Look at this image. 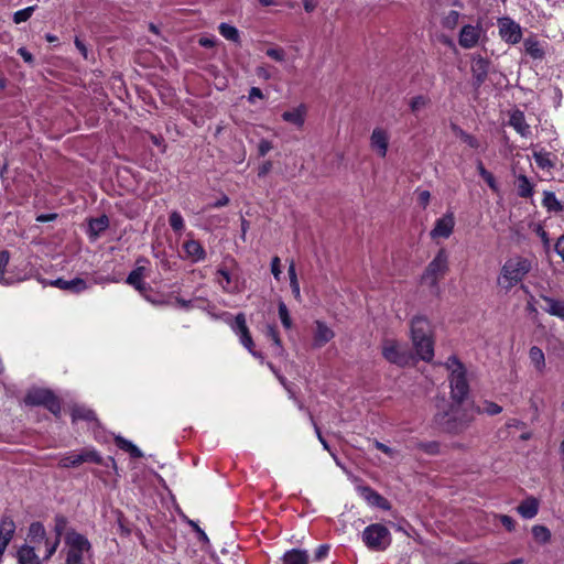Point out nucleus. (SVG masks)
<instances>
[{"mask_svg": "<svg viewBox=\"0 0 564 564\" xmlns=\"http://www.w3.org/2000/svg\"><path fill=\"white\" fill-rule=\"evenodd\" d=\"M535 232L540 237V239L542 240L544 248L549 249L550 248V238H549L547 232L540 225L536 226Z\"/></svg>", "mask_w": 564, "mask_h": 564, "instance_id": "nucleus-58", "label": "nucleus"}, {"mask_svg": "<svg viewBox=\"0 0 564 564\" xmlns=\"http://www.w3.org/2000/svg\"><path fill=\"white\" fill-rule=\"evenodd\" d=\"M35 8H36L35 6H31V7H28V8H24L22 10L14 12V14H13L14 23L19 24V23L28 21L31 18L32 13L34 12Z\"/></svg>", "mask_w": 564, "mask_h": 564, "instance_id": "nucleus-46", "label": "nucleus"}, {"mask_svg": "<svg viewBox=\"0 0 564 564\" xmlns=\"http://www.w3.org/2000/svg\"><path fill=\"white\" fill-rule=\"evenodd\" d=\"M543 301L546 304L544 308L550 315L564 319V301L555 300L549 296H544Z\"/></svg>", "mask_w": 564, "mask_h": 564, "instance_id": "nucleus-30", "label": "nucleus"}, {"mask_svg": "<svg viewBox=\"0 0 564 564\" xmlns=\"http://www.w3.org/2000/svg\"><path fill=\"white\" fill-rule=\"evenodd\" d=\"M10 254L8 251H0V283L9 284L10 282L4 279V270L9 263Z\"/></svg>", "mask_w": 564, "mask_h": 564, "instance_id": "nucleus-48", "label": "nucleus"}, {"mask_svg": "<svg viewBox=\"0 0 564 564\" xmlns=\"http://www.w3.org/2000/svg\"><path fill=\"white\" fill-rule=\"evenodd\" d=\"M65 525H66V519L63 516H57L55 518V531H56V536H58L59 539L65 529Z\"/></svg>", "mask_w": 564, "mask_h": 564, "instance_id": "nucleus-60", "label": "nucleus"}, {"mask_svg": "<svg viewBox=\"0 0 564 564\" xmlns=\"http://www.w3.org/2000/svg\"><path fill=\"white\" fill-rule=\"evenodd\" d=\"M279 317L281 319V323L285 329H290L292 327V318L290 316L289 310L284 302L279 303Z\"/></svg>", "mask_w": 564, "mask_h": 564, "instance_id": "nucleus-45", "label": "nucleus"}, {"mask_svg": "<svg viewBox=\"0 0 564 564\" xmlns=\"http://www.w3.org/2000/svg\"><path fill=\"white\" fill-rule=\"evenodd\" d=\"M28 405H43L54 415L61 413L59 400L53 394L52 391L46 389H34L28 392L24 398Z\"/></svg>", "mask_w": 564, "mask_h": 564, "instance_id": "nucleus-8", "label": "nucleus"}, {"mask_svg": "<svg viewBox=\"0 0 564 564\" xmlns=\"http://www.w3.org/2000/svg\"><path fill=\"white\" fill-rule=\"evenodd\" d=\"M481 412L488 415H497L502 412V406L492 401H485L482 409H480V413Z\"/></svg>", "mask_w": 564, "mask_h": 564, "instance_id": "nucleus-49", "label": "nucleus"}, {"mask_svg": "<svg viewBox=\"0 0 564 564\" xmlns=\"http://www.w3.org/2000/svg\"><path fill=\"white\" fill-rule=\"evenodd\" d=\"M115 443L120 449L128 452L133 458H141L143 456L142 452L132 442L122 436H116Z\"/></svg>", "mask_w": 564, "mask_h": 564, "instance_id": "nucleus-32", "label": "nucleus"}, {"mask_svg": "<svg viewBox=\"0 0 564 564\" xmlns=\"http://www.w3.org/2000/svg\"><path fill=\"white\" fill-rule=\"evenodd\" d=\"M51 284L61 290L68 291L75 294L82 293L88 288L86 281L82 278H75L72 280L56 279Z\"/></svg>", "mask_w": 564, "mask_h": 564, "instance_id": "nucleus-21", "label": "nucleus"}, {"mask_svg": "<svg viewBox=\"0 0 564 564\" xmlns=\"http://www.w3.org/2000/svg\"><path fill=\"white\" fill-rule=\"evenodd\" d=\"M109 227V218L106 215H101L98 218H93L88 224V235L93 239H97L101 232Z\"/></svg>", "mask_w": 564, "mask_h": 564, "instance_id": "nucleus-26", "label": "nucleus"}, {"mask_svg": "<svg viewBox=\"0 0 564 564\" xmlns=\"http://www.w3.org/2000/svg\"><path fill=\"white\" fill-rule=\"evenodd\" d=\"M524 48L527 54L534 59H542L544 57V50L535 39H525Z\"/></svg>", "mask_w": 564, "mask_h": 564, "instance_id": "nucleus-33", "label": "nucleus"}, {"mask_svg": "<svg viewBox=\"0 0 564 564\" xmlns=\"http://www.w3.org/2000/svg\"><path fill=\"white\" fill-rule=\"evenodd\" d=\"M460 19V13L456 10H449L441 19V24L444 29L453 31L457 28Z\"/></svg>", "mask_w": 564, "mask_h": 564, "instance_id": "nucleus-36", "label": "nucleus"}, {"mask_svg": "<svg viewBox=\"0 0 564 564\" xmlns=\"http://www.w3.org/2000/svg\"><path fill=\"white\" fill-rule=\"evenodd\" d=\"M308 553L305 550L292 549L284 553L283 564H308Z\"/></svg>", "mask_w": 564, "mask_h": 564, "instance_id": "nucleus-27", "label": "nucleus"}, {"mask_svg": "<svg viewBox=\"0 0 564 564\" xmlns=\"http://www.w3.org/2000/svg\"><path fill=\"white\" fill-rule=\"evenodd\" d=\"M217 274L220 275L224 280V281H219V284L221 285L224 291L229 292V293L237 291V288L235 285H232L231 275L226 269L219 268L217 270Z\"/></svg>", "mask_w": 564, "mask_h": 564, "instance_id": "nucleus-41", "label": "nucleus"}, {"mask_svg": "<svg viewBox=\"0 0 564 564\" xmlns=\"http://www.w3.org/2000/svg\"><path fill=\"white\" fill-rule=\"evenodd\" d=\"M532 263L523 257L510 258L501 268L498 283L506 290H510L520 283L524 276L531 271Z\"/></svg>", "mask_w": 564, "mask_h": 564, "instance_id": "nucleus-3", "label": "nucleus"}, {"mask_svg": "<svg viewBox=\"0 0 564 564\" xmlns=\"http://www.w3.org/2000/svg\"><path fill=\"white\" fill-rule=\"evenodd\" d=\"M389 133L383 128L377 127L370 135V148L380 158H386L389 147Z\"/></svg>", "mask_w": 564, "mask_h": 564, "instance_id": "nucleus-16", "label": "nucleus"}, {"mask_svg": "<svg viewBox=\"0 0 564 564\" xmlns=\"http://www.w3.org/2000/svg\"><path fill=\"white\" fill-rule=\"evenodd\" d=\"M529 358L539 372H543L545 369V357L541 348L532 346L529 350Z\"/></svg>", "mask_w": 564, "mask_h": 564, "instance_id": "nucleus-31", "label": "nucleus"}, {"mask_svg": "<svg viewBox=\"0 0 564 564\" xmlns=\"http://www.w3.org/2000/svg\"><path fill=\"white\" fill-rule=\"evenodd\" d=\"M534 539L541 543H547L551 540V532L544 525H534L532 528Z\"/></svg>", "mask_w": 564, "mask_h": 564, "instance_id": "nucleus-42", "label": "nucleus"}, {"mask_svg": "<svg viewBox=\"0 0 564 564\" xmlns=\"http://www.w3.org/2000/svg\"><path fill=\"white\" fill-rule=\"evenodd\" d=\"M499 36L509 44H518L522 39V28L511 18L502 17L497 21Z\"/></svg>", "mask_w": 564, "mask_h": 564, "instance_id": "nucleus-12", "label": "nucleus"}, {"mask_svg": "<svg viewBox=\"0 0 564 564\" xmlns=\"http://www.w3.org/2000/svg\"><path fill=\"white\" fill-rule=\"evenodd\" d=\"M183 249L185 251L186 258L192 262H199L205 260L206 251L199 241L194 239H188L183 243Z\"/></svg>", "mask_w": 564, "mask_h": 564, "instance_id": "nucleus-22", "label": "nucleus"}, {"mask_svg": "<svg viewBox=\"0 0 564 564\" xmlns=\"http://www.w3.org/2000/svg\"><path fill=\"white\" fill-rule=\"evenodd\" d=\"M555 251L564 261V236H561L555 243Z\"/></svg>", "mask_w": 564, "mask_h": 564, "instance_id": "nucleus-64", "label": "nucleus"}, {"mask_svg": "<svg viewBox=\"0 0 564 564\" xmlns=\"http://www.w3.org/2000/svg\"><path fill=\"white\" fill-rule=\"evenodd\" d=\"M509 126L523 138H528L531 134V128L525 121L524 113L520 110H516L510 115Z\"/></svg>", "mask_w": 564, "mask_h": 564, "instance_id": "nucleus-23", "label": "nucleus"}, {"mask_svg": "<svg viewBox=\"0 0 564 564\" xmlns=\"http://www.w3.org/2000/svg\"><path fill=\"white\" fill-rule=\"evenodd\" d=\"M381 351L387 361L399 367L409 365L412 359L409 349L395 339L386 338L382 341Z\"/></svg>", "mask_w": 564, "mask_h": 564, "instance_id": "nucleus-7", "label": "nucleus"}, {"mask_svg": "<svg viewBox=\"0 0 564 564\" xmlns=\"http://www.w3.org/2000/svg\"><path fill=\"white\" fill-rule=\"evenodd\" d=\"M144 267L138 265L134 270H132L127 276V283L132 285L139 292L147 291V283L143 281L144 278Z\"/></svg>", "mask_w": 564, "mask_h": 564, "instance_id": "nucleus-25", "label": "nucleus"}, {"mask_svg": "<svg viewBox=\"0 0 564 564\" xmlns=\"http://www.w3.org/2000/svg\"><path fill=\"white\" fill-rule=\"evenodd\" d=\"M264 95L258 87H251L248 95V101L254 104L257 99H263Z\"/></svg>", "mask_w": 564, "mask_h": 564, "instance_id": "nucleus-57", "label": "nucleus"}, {"mask_svg": "<svg viewBox=\"0 0 564 564\" xmlns=\"http://www.w3.org/2000/svg\"><path fill=\"white\" fill-rule=\"evenodd\" d=\"M455 217L453 213H446L444 216L435 221L434 228L430 235L433 239L443 238L447 239L454 230Z\"/></svg>", "mask_w": 564, "mask_h": 564, "instance_id": "nucleus-15", "label": "nucleus"}, {"mask_svg": "<svg viewBox=\"0 0 564 564\" xmlns=\"http://www.w3.org/2000/svg\"><path fill=\"white\" fill-rule=\"evenodd\" d=\"M272 149H273L272 143L267 139H262L258 145V153L260 156H264Z\"/></svg>", "mask_w": 564, "mask_h": 564, "instance_id": "nucleus-56", "label": "nucleus"}, {"mask_svg": "<svg viewBox=\"0 0 564 564\" xmlns=\"http://www.w3.org/2000/svg\"><path fill=\"white\" fill-rule=\"evenodd\" d=\"M444 367L448 371L451 398L453 402L463 403L469 393V383L465 366L456 356H451L444 362Z\"/></svg>", "mask_w": 564, "mask_h": 564, "instance_id": "nucleus-2", "label": "nucleus"}, {"mask_svg": "<svg viewBox=\"0 0 564 564\" xmlns=\"http://www.w3.org/2000/svg\"><path fill=\"white\" fill-rule=\"evenodd\" d=\"M59 538L56 536L54 542H50L48 540H45V546H46V553H45V556L44 558L45 560H48L53 556V554L56 552L58 545H59Z\"/></svg>", "mask_w": 564, "mask_h": 564, "instance_id": "nucleus-53", "label": "nucleus"}, {"mask_svg": "<svg viewBox=\"0 0 564 564\" xmlns=\"http://www.w3.org/2000/svg\"><path fill=\"white\" fill-rule=\"evenodd\" d=\"M72 419H73V422L78 421V420L95 421L96 414L93 410H90L86 406L77 405V406H74L72 410Z\"/></svg>", "mask_w": 564, "mask_h": 564, "instance_id": "nucleus-38", "label": "nucleus"}, {"mask_svg": "<svg viewBox=\"0 0 564 564\" xmlns=\"http://www.w3.org/2000/svg\"><path fill=\"white\" fill-rule=\"evenodd\" d=\"M308 417H310V421L312 423V425L314 426V430H315V433H316V436L318 438V441L321 442V444L323 445V447L326 449V451H330L329 449V445L327 443V441L323 437L322 433H321V430L318 427V425L316 424V422L314 421V417L312 415L311 412H308Z\"/></svg>", "mask_w": 564, "mask_h": 564, "instance_id": "nucleus-54", "label": "nucleus"}, {"mask_svg": "<svg viewBox=\"0 0 564 564\" xmlns=\"http://www.w3.org/2000/svg\"><path fill=\"white\" fill-rule=\"evenodd\" d=\"M375 447L379 451H381L382 453L387 454L388 456L390 457H393L395 451L389 446H387L386 444L379 442V441H375Z\"/></svg>", "mask_w": 564, "mask_h": 564, "instance_id": "nucleus-62", "label": "nucleus"}, {"mask_svg": "<svg viewBox=\"0 0 564 564\" xmlns=\"http://www.w3.org/2000/svg\"><path fill=\"white\" fill-rule=\"evenodd\" d=\"M15 532V523L12 518L3 516L0 521V556L7 550Z\"/></svg>", "mask_w": 564, "mask_h": 564, "instance_id": "nucleus-19", "label": "nucleus"}, {"mask_svg": "<svg viewBox=\"0 0 564 564\" xmlns=\"http://www.w3.org/2000/svg\"><path fill=\"white\" fill-rule=\"evenodd\" d=\"M410 334L411 339L421 337H432L433 327L431 321L425 315H414L410 321Z\"/></svg>", "mask_w": 564, "mask_h": 564, "instance_id": "nucleus-14", "label": "nucleus"}, {"mask_svg": "<svg viewBox=\"0 0 564 564\" xmlns=\"http://www.w3.org/2000/svg\"><path fill=\"white\" fill-rule=\"evenodd\" d=\"M66 564H84V555L90 551V542L80 533L69 532L66 536Z\"/></svg>", "mask_w": 564, "mask_h": 564, "instance_id": "nucleus-6", "label": "nucleus"}, {"mask_svg": "<svg viewBox=\"0 0 564 564\" xmlns=\"http://www.w3.org/2000/svg\"><path fill=\"white\" fill-rule=\"evenodd\" d=\"M499 519H500V522L501 524L508 530V531H513L514 530V520L510 517V516H507V514H501L499 516Z\"/></svg>", "mask_w": 564, "mask_h": 564, "instance_id": "nucleus-61", "label": "nucleus"}, {"mask_svg": "<svg viewBox=\"0 0 564 564\" xmlns=\"http://www.w3.org/2000/svg\"><path fill=\"white\" fill-rule=\"evenodd\" d=\"M478 413L480 408L473 404L463 406L462 403L453 402L448 411L434 415V423L444 433L462 435L471 426Z\"/></svg>", "mask_w": 564, "mask_h": 564, "instance_id": "nucleus-1", "label": "nucleus"}, {"mask_svg": "<svg viewBox=\"0 0 564 564\" xmlns=\"http://www.w3.org/2000/svg\"><path fill=\"white\" fill-rule=\"evenodd\" d=\"M267 55L276 61V62H283L285 59V52L283 48L280 47H271L267 50Z\"/></svg>", "mask_w": 564, "mask_h": 564, "instance_id": "nucleus-51", "label": "nucleus"}, {"mask_svg": "<svg viewBox=\"0 0 564 564\" xmlns=\"http://www.w3.org/2000/svg\"><path fill=\"white\" fill-rule=\"evenodd\" d=\"M265 336L272 340L274 346V354L278 356H282L284 354V348L282 346L281 338L276 328L272 325L267 326Z\"/></svg>", "mask_w": 564, "mask_h": 564, "instance_id": "nucleus-37", "label": "nucleus"}, {"mask_svg": "<svg viewBox=\"0 0 564 564\" xmlns=\"http://www.w3.org/2000/svg\"><path fill=\"white\" fill-rule=\"evenodd\" d=\"M46 535L45 528L41 522H33L29 528V536L33 540H44Z\"/></svg>", "mask_w": 564, "mask_h": 564, "instance_id": "nucleus-44", "label": "nucleus"}, {"mask_svg": "<svg viewBox=\"0 0 564 564\" xmlns=\"http://www.w3.org/2000/svg\"><path fill=\"white\" fill-rule=\"evenodd\" d=\"M518 513L524 519H532L538 514L539 501L534 497H529L517 507Z\"/></svg>", "mask_w": 564, "mask_h": 564, "instance_id": "nucleus-24", "label": "nucleus"}, {"mask_svg": "<svg viewBox=\"0 0 564 564\" xmlns=\"http://www.w3.org/2000/svg\"><path fill=\"white\" fill-rule=\"evenodd\" d=\"M517 193L522 198H529L533 194V185L525 175L517 177Z\"/></svg>", "mask_w": 564, "mask_h": 564, "instance_id": "nucleus-34", "label": "nucleus"}, {"mask_svg": "<svg viewBox=\"0 0 564 564\" xmlns=\"http://www.w3.org/2000/svg\"><path fill=\"white\" fill-rule=\"evenodd\" d=\"M361 491H362V496L370 505L377 506V507H380L383 509L387 508V500L382 496H380L378 492L372 490L371 488L364 487L361 489Z\"/></svg>", "mask_w": 564, "mask_h": 564, "instance_id": "nucleus-35", "label": "nucleus"}, {"mask_svg": "<svg viewBox=\"0 0 564 564\" xmlns=\"http://www.w3.org/2000/svg\"><path fill=\"white\" fill-rule=\"evenodd\" d=\"M544 206L550 210H562V205L552 192H545L543 198Z\"/></svg>", "mask_w": 564, "mask_h": 564, "instance_id": "nucleus-43", "label": "nucleus"}, {"mask_svg": "<svg viewBox=\"0 0 564 564\" xmlns=\"http://www.w3.org/2000/svg\"><path fill=\"white\" fill-rule=\"evenodd\" d=\"M18 560L20 564H41V560L35 553L34 547L23 545L18 551Z\"/></svg>", "mask_w": 564, "mask_h": 564, "instance_id": "nucleus-28", "label": "nucleus"}, {"mask_svg": "<svg viewBox=\"0 0 564 564\" xmlns=\"http://www.w3.org/2000/svg\"><path fill=\"white\" fill-rule=\"evenodd\" d=\"M448 271V253L442 248L427 264L421 275V284L430 288L433 292H438V282Z\"/></svg>", "mask_w": 564, "mask_h": 564, "instance_id": "nucleus-4", "label": "nucleus"}, {"mask_svg": "<svg viewBox=\"0 0 564 564\" xmlns=\"http://www.w3.org/2000/svg\"><path fill=\"white\" fill-rule=\"evenodd\" d=\"M429 100L426 97L424 96H416L414 98L411 99L410 101V108L413 112H419L420 110H422L426 105H427Z\"/></svg>", "mask_w": 564, "mask_h": 564, "instance_id": "nucleus-50", "label": "nucleus"}, {"mask_svg": "<svg viewBox=\"0 0 564 564\" xmlns=\"http://www.w3.org/2000/svg\"><path fill=\"white\" fill-rule=\"evenodd\" d=\"M533 159L541 170L550 171L555 166V158L550 152L543 150L535 151L533 152Z\"/></svg>", "mask_w": 564, "mask_h": 564, "instance_id": "nucleus-29", "label": "nucleus"}, {"mask_svg": "<svg viewBox=\"0 0 564 564\" xmlns=\"http://www.w3.org/2000/svg\"><path fill=\"white\" fill-rule=\"evenodd\" d=\"M476 167H477L479 175L484 178V181L488 184V186L492 191H498V185H497V182H496L494 175L489 171L486 170V167L484 166V163L481 161H477Z\"/></svg>", "mask_w": 564, "mask_h": 564, "instance_id": "nucleus-40", "label": "nucleus"}, {"mask_svg": "<svg viewBox=\"0 0 564 564\" xmlns=\"http://www.w3.org/2000/svg\"><path fill=\"white\" fill-rule=\"evenodd\" d=\"M460 137H462V140L466 144H468L470 148L477 149L479 147V141L474 135L462 132Z\"/></svg>", "mask_w": 564, "mask_h": 564, "instance_id": "nucleus-59", "label": "nucleus"}, {"mask_svg": "<svg viewBox=\"0 0 564 564\" xmlns=\"http://www.w3.org/2000/svg\"><path fill=\"white\" fill-rule=\"evenodd\" d=\"M83 463L102 464V458L95 449H84L80 453H69L59 459L63 468L77 467Z\"/></svg>", "mask_w": 564, "mask_h": 564, "instance_id": "nucleus-11", "label": "nucleus"}, {"mask_svg": "<svg viewBox=\"0 0 564 564\" xmlns=\"http://www.w3.org/2000/svg\"><path fill=\"white\" fill-rule=\"evenodd\" d=\"M169 223L174 231H181L184 229V219L176 210L170 214Z\"/></svg>", "mask_w": 564, "mask_h": 564, "instance_id": "nucleus-47", "label": "nucleus"}, {"mask_svg": "<svg viewBox=\"0 0 564 564\" xmlns=\"http://www.w3.org/2000/svg\"><path fill=\"white\" fill-rule=\"evenodd\" d=\"M362 541L369 550L381 552L391 544V533L383 524L373 523L362 531Z\"/></svg>", "mask_w": 564, "mask_h": 564, "instance_id": "nucleus-5", "label": "nucleus"}, {"mask_svg": "<svg viewBox=\"0 0 564 564\" xmlns=\"http://www.w3.org/2000/svg\"><path fill=\"white\" fill-rule=\"evenodd\" d=\"M313 334V348H321L329 343L334 337V330L322 321H316Z\"/></svg>", "mask_w": 564, "mask_h": 564, "instance_id": "nucleus-17", "label": "nucleus"}, {"mask_svg": "<svg viewBox=\"0 0 564 564\" xmlns=\"http://www.w3.org/2000/svg\"><path fill=\"white\" fill-rule=\"evenodd\" d=\"M271 272L274 276L275 280H280L281 279V274H282V271H281V260L279 257H273L272 260H271Z\"/></svg>", "mask_w": 564, "mask_h": 564, "instance_id": "nucleus-55", "label": "nucleus"}, {"mask_svg": "<svg viewBox=\"0 0 564 564\" xmlns=\"http://www.w3.org/2000/svg\"><path fill=\"white\" fill-rule=\"evenodd\" d=\"M419 447L430 455H436L440 453V444L437 442L421 443Z\"/></svg>", "mask_w": 564, "mask_h": 564, "instance_id": "nucleus-52", "label": "nucleus"}, {"mask_svg": "<svg viewBox=\"0 0 564 564\" xmlns=\"http://www.w3.org/2000/svg\"><path fill=\"white\" fill-rule=\"evenodd\" d=\"M412 344L417 356L430 362L434 357V339L432 337L412 338Z\"/></svg>", "mask_w": 564, "mask_h": 564, "instance_id": "nucleus-18", "label": "nucleus"}, {"mask_svg": "<svg viewBox=\"0 0 564 564\" xmlns=\"http://www.w3.org/2000/svg\"><path fill=\"white\" fill-rule=\"evenodd\" d=\"M489 61L481 55H475L471 58L473 86L478 89L487 79L489 72Z\"/></svg>", "mask_w": 564, "mask_h": 564, "instance_id": "nucleus-13", "label": "nucleus"}, {"mask_svg": "<svg viewBox=\"0 0 564 564\" xmlns=\"http://www.w3.org/2000/svg\"><path fill=\"white\" fill-rule=\"evenodd\" d=\"M198 43L203 47H214L216 44V39L214 36H202L198 40Z\"/></svg>", "mask_w": 564, "mask_h": 564, "instance_id": "nucleus-63", "label": "nucleus"}, {"mask_svg": "<svg viewBox=\"0 0 564 564\" xmlns=\"http://www.w3.org/2000/svg\"><path fill=\"white\" fill-rule=\"evenodd\" d=\"M486 31L480 22L476 24H464L458 33V44L464 50H471L478 46Z\"/></svg>", "mask_w": 564, "mask_h": 564, "instance_id": "nucleus-9", "label": "nucleus"}, {"mask_svg": "<svg viewBox=\"0 0 564 564\" xmlns=\"http://www.w3.org/2000/svg\"><path fill=\"white\" fill-rule=\"evenodd\" d=\"M306 115H307V107L305 105L301 104L291 110L284 111L282 113V119L285 122L295 126L297 129H302L305 123Z\"/></svg>", "mask_w": 564, "mask_h": 564, "instance_id": "nucleus-20", "label": "nucleus"}, {"mask_svg": "<svg viewBox=\"0 0 564 564\" xmlns=\"http://www.w3.org/2000/svg\"><path fill=\"white\" fill-rule=\"evenodd\" d=\"M232 330L236 333L237 336H239L240 343L243 347L248 349V351L254 356L256 358H259L261 361H263V356L261 352L253 350V340L250 335L249 328L246 323V317L243 313H239L236 315L235 322L231 325Z\"/></svg>", "mask_w": 564, "mask_h": 564, "instance_id": "nucleus-10", "label": "nucleus"}, {"mask_svg": "<svg viewBox=\"0 0 564 564\" xmlns=\"http://www.w3.org/2000/svg\"><path fill=\"white\" fill-rule=\"evenodd\" d=\"M218 30H219V33L226 40L232 41L235 43L239 42L240 36H239V31L237 30V28H235L228 23H220V25L218 26Z\"/></svg>", "mask_w": 564, "mask_h": 564, "instance_id": "nucleus-39", "label": "nucleus"}]
</instances>
